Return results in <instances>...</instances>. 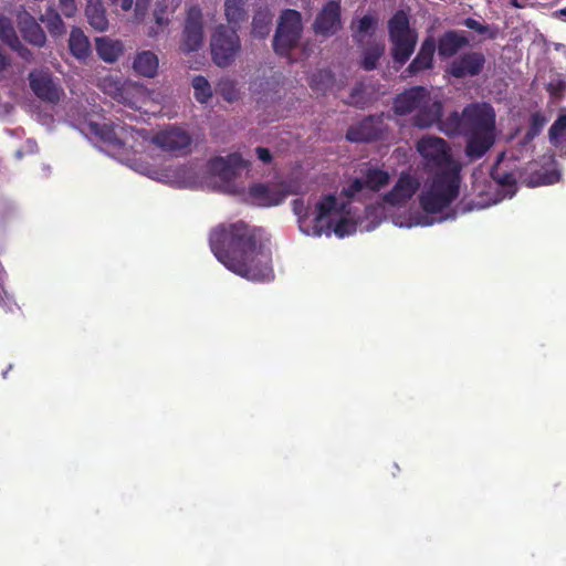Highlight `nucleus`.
Instances as JSON below:
<instances>
[{
	"mask_svg": "<svg viewBox=\"0 0 566 566\" xmlns=\"http://www.w3.org/2000/svg\"><path fill=\"white\" fill-rule=\"evenodd\" d=\"M360 172L361 176L353 179L337 196L326 195L314 201L304 198L293 200L292 209L300 231L307 237H331L334 233L342 239L359 230L360 221L366 219L352 203L371 198L390 181L389 172L377 166L366 164Z\"/></svg>",
	"mask_w": 566,
	"mask_h": 566,
	"instance_id": "nucleus-1",
	"label": "nucleus"
},
{
	"mask_svg": "<svg viewBox=\"0 0 566 566\" xmlns=\"http://www.w3.org/2000/svg\"><path fill=\"white\" fill-rule=\"evenodd\" d=\"M80 130L102 151L150 179L177 188H192L203 179V170L198 163L190 161L157 168L136 158L135 155L139 151V146H143L148 139L144 129H137L126 124L109 126L105 123L85 120L81 124Z\"/></svg>",
	"mask_w": 566,
	"mask_h": 566,
	"instance_id": "nucleus-2",
	"label": "nucleus"
},
{
	"mask_svg": "<svg viewBox=\"0 0 566 566\" xmlns=\"http://www.w3.org/2000/svg\"><path fill=\"white\" fill-rule=\"evenodd\" d=\"M260 229L244 222L216 227L209 237L212 253L229 271L253 282L274 279L272 252Z\"/></svg>",
	"mask_w": 566,
	"mask_h": 566,
	"instance_id": "nucleus-3",
	"label": "nucleus"
},
{
	"mask_svg": "<svg viewBox=\"0 0 566 566\" xmlns=\"http://www.w3.org/2000/svg\"><path fill=\"white\" fill-rule=\"evenodd\" d=\"M460 181V172L429 175L418 196L422 212L398 216L394 219V224L409 229L454 220L458 211L451 205L459 196Z\"/></svg>",
	"mask_w": 566,
	"mask_h": 566,
	"instance_id": "nucleus-4",
	"label": "nucleus"
},
{
	"mask_svg": "<svg viewBox=\"0 0 566 566\" xmlns=\"http://www.w3.org/2000/svg\"><path fill=\"white\" fill-rule=\"evenodd\" d=\"M398 115H412L415 126L430 127L434 124L447 136H464L465 123L463 112L450 113L441 119L442 103L433 98L429 91L422 86L412 87L398 95L394 104Z\"/></svg>",
	"mask_w": 566,
	"mask_h": 566,
	"instance_id": "nucleus-5",
	"label": "nucleus"
},
{
	"mask_svg": "<svg viewBox=\"0 0 566 566\" xmlns=\"http://www.w3.org/2000/svg\"><path fill=\"white\" fill-rule=\"evenodd\" d=\"M420 189V181L416 175L401 172L390 190L385 192L376 205L366 206L365 219L359 223V231L370 232L375 230L382 220L394 219L412 210L405 208Z\"/></svg>",
	"mask_w": 566,
	"mask_h": 566,
	"instance_id": "nucleus-6",
	"label": "nucleus"
},
{
	"mask_svg": "<svg viewBox=\"0 0 566 566\" xmlns=\"http://www.w3.org/2000/svg\"><path fill=\"white\" fill-rule=\"evenodd\" d=\"M465 123V156L470 160L482 158L496 138L495 111L489 103H472L463 108Z\"/></svg>",
	"mask_w": 566,
	"mask_h": 566,
	"instance_id": "nucleus-7",
	"label": "nucleus"
},
{
	"mask_svg": "<svg viewBox=\"0 0 566 566\" xmlns=\"http://www.w3.org/2000/svg\"><path fill=\"white\" fill-rule=\"evenodd\" d=\"M420 163L428 175L460 172L449 144L441 137L424 135L416 143Z\"/></svg>",
	"mask_w": 566,
	"mask_h": 566,
	"instance_id": "nucleus-8",
	"label": "nucleus"
},
{
	"mask_svg": "<svg viewBox=\"0 0 566 566\" xmlns=\"http://www.w3.org/2000/svg\"><path fill=\"white\" fill-rule=\"evenodd\" d=\"M98 87L114 101L134 111L145 108L149 101L158 102L144 85L126 81L118 74H107L101 77Z\"/></svg>",
	"mask_w": 566,
	"mask_h": 566,
	"instance_id": "nucleus-9",
	"label": "nucleus"
},
{
	"mask_svg": "<svg viewBox=\"0 0 566 566\" xmlns=\"http://www.w3.org/2000/svg\"><path fill=\"white\" fill-rule=\"evenodd\" d=\"M389 39L392 43L394 61L405 64L415 51L418 35L410 28L409 17L403 11L396 12L388 22Z\"/></svg>",
	"mask_w": 566,
	"mask_h": 566,
	"instance_id": "nucleus-10",
	"label": "nucleus"
},
{
	"mask_svg": "<svg viewBox=\"0 0 566 566\" xmlns=\"http://www.w3.org/2000/svg\"><path fill=\"white\" fill-rule=\"evenodd\" d=\"M302 31L301 13L292 9L284 10L281 13L273 40L275 52L280 55H286L298 43Z\"/></svg>",
	"mask_w": 566,
	"mask_h": 566,
	"instance_id": "nucleus-11",
	"label": "nucleus"
},
{
	"mask_svg": "<svg viewBox=\"0 0 566 566\" xmlns=\"http://www.w3.org/2000/svg\"><path fill=\"white\" fill-rule=\"evenodd\" d=\"M296 192L292 180L270 184H254L248 192V200L258 207L269 208L281 205L290 195Z\"/></svg>",
	"mask_w": 566,
	"mask_h": 566,
	"instance_id": "nucleus-12",
	"label": "nucleus"
},
{
	"mask_svg": "<svg viewBox=\"0 0 566 566\" xmlns=\"http://www.w3.org/2000/svg\"><path fill=\"white\" fill-rule=\"evenodd\" d=\"M210 45L213 62L220 67H226L234 61L240 50V40L234 29L219 25Z\"/></svg>",
	"mask_w": 566,
	"mask_h": 566,
	"instance_id": "nucleus-13",
	"label": "nucleus"
},
{
	"mask_svg": "<svg viewBox=\"0 0 566 566\" xmlns=\"http://www.w3.org/2000/svg\"><path fill=\"white\" fill-rule=\"evenodd\" d=\"M515 160L516 157L512 153H502L491 170V176L496 185V196L493 203L512 198L516 192V181L518 174L515 167H510L507 161Z\"/></svg>",
	"mask_w": 566,
	"mask_h": 566,
	"instance_id": "nucleus-14",
	"label": "nucleus"
},
{
	"mask_svg": "<svg viewBox=\"0 0 566 566\" xmlns=\"http://www.w3.org/2000/svg\"><path fill=\"white\" fill-rule=\"evenodd\" d=\"M29 84L32 92L40 99L55 104L64 95L59 81L48 70H34L29 74Z\"/></svg>",
	"mask_w": 566,
	"mask_h": 566,
	"instance_id": "nucleus-15",
	"label": "nucleus"
},
{
	"mask_svg": "<svg viewBox=\"0 0 566 566\" xmlns=\"http://www.w3.org/2000/svg\"><path fill=\"white\" fill-rule=\"evenodd\" d=\"M247 166L248 161L240 154L233 153L226 157L210 159L206 165V172L220 181L229 182L240 169Z\"/></svg>",
	"mask_w": 566,
	"mask_h": 566,
	"instance_id": "nucleus-16",
	"label": "nucleus"
},
{
	"mask_svg": "<svg viewBox=\"0 0 566 566\" xmlns=\"http://www.w3.org/2000/svg\"><path fill=\"white\" fill-rule=\"evenodd\" d=\"M153 142L164 151L179 155L190 147L192 138L190 134L182 128L168 127L157 133Z\"/></svg>",
	"mask_w": 566,
	"mask_h": 566,
	"instance_id": "nucleus-17",
	"label": "nucleus"
},
{
	"mask_svg": "<svg viewBox=\"0 0 566 566\" xmlns=\"http://www.w3.org/2000/svg\"><path fill=\"white\" fill-rule=\"evenodd\" d=\"M386 130L384 116H369L348 128L346 138L353 143H366L380 138Z\"/></svg>",
	"mask_w": 566,
	"mask_h": 566,
	"instance_id": "nucleus-18",
	"label": "nucleus"
},
{
	"mask_svg": "<svg viewBox=\"0 0 566 566\" xmlns=\"http://www.w3.org/2000/svg\"><path fill=\"white\" fill-rule=\"evenodd\" d=\"M203 42L202 13L200 8L191 7L188 10L181 50L184 52L197 51Z\"/></svg>",
	"mask_w": 566,
	"mask_h": 566,
	"instance_id": "nucleus-19",
	"label": "nucleus"
},
{
	"mask_svg": "<svg viewBox=\"0 0 566 566\" xmlns=\"http://www.w3.org/2000/svg\"><path fill=\"white\" fill-rule=\"evenodd\" d=\"M485 59L482 53L468 52L454 59L450 63L448 72L457 78L475 76L482 71Z\"/></svg>",
	"mask_w": 566,
	"mask_h": 566,
	"instance_id": "nucleus-20",
	"label": "nucleus"
},
{
	"mask_svg": "<svg viewBox=\"0 0 566 566\" xmlns=\"http://www.w3.org/2000/svg\"><path fill=\"white\" fill-rule=\"evenodd\" d=\"M340 28V7L335 1L327 2L317 14L314 31L317 34L332 35Z\"/></svg>",
	"mask_w": 566,
	"mask_h": 566,
	"instance_id": "nucleus-21",
	"label": "nucleus"
},
{
	"mask_svg": "<svg viewBox=\"0 0 566 566\" xmlns=\"http://www.w3.org/2000/svg\"><path fill=\"white\" fill-rule=\"evenodd\" d=\"M18 28L23 39L30 44L42 48L46 43V35L36 20L24 9L17 13Z\"/></svg>",
	"mask_w": 566,
	"mask_h": 566,
	"instance_id": "nucleus-22",
	"label": "nucleus"
},
{
	"mask_svg": "<svg viewBox=\"0 0 566 566\" xmlns=\"http://www.w3.org/2000/svg\"><path fill=\"white\" fill-rule=\"evenodd\" d=\"M436 49V40L432 36L426 38L420 46L418 54L408 65L405 73H407L409 76H412L422 71L430 70L433 66V54Z\"/></svg>",
	"mask_w": 566,
	"mask_h": 566,
	"instance_id": "nucleus-23",
	"label": "nucleus"
},
{
	"mask_svg": "<svg viewBox=\"0 0 566 566\" xmlns=\"http://www.w3.org/2000/svg\"><path fill=\"white\" fill-rule=\"evenodd\" d=\"M468 40L454 31L446 32L438 42V53L441 57L453 56L461 50Z\"/></svg>",
	"mask_w": 566,
	"mask_h": 566,
	"instance_id": "nucleus-24",
	"label": "nucleus"
},
{
	"mask_svg": "<svg viewBox=\"0 0 566 566\" xmlns=\"http://www.w3.org/2000/svg\"><path fill=\"white\" fill-rule=\"evenodd\" d=\"M85 14L90 25L98 32H104L108 28L106 11L101 0H88Z\"/></svg>",
	"mask_w": 566,
	"mask_h": 566,
	"instance_id": "nucleus-25",
	"label": "nucleus"
},
{
	"mask_svg": "<svg viewBox=\"0 0 566 566\" xmlns=\"http://www.w3.org/2000/svg\"><path fill=\"white\" fill-rule=\"evenodd\" d=\"M158 66V57L150 51L138 53L133 63L135 72L145 77H154L157 74Z\"/></svg>",
	"mask_w": 566,
	"mask_h": 566,
	"instance_id": "nucleus-26",
	"label": "nucleus"
},
{
	"mask_svg": "<svg viewBox=\"0 0 566 566\" xmlns=\"http://www.w3.org/2000/svg\"><path fill=\"white\" fill-rule=\"evenodd\" d=\"M69 48L73 56L85 60L91 53V44L81 29L74 28L69 39Z\"/></svg>",
	"mask_w": 566,
	"mask_h": 566,
	"instance_id": "nucleus-27",
	"label": "nucleus"
},
{
	"mask_svg": "<svg viewBox=\"0 0 566 566\" xmlns=\"http://www.w3.org/2000/svg\"><path fill=\"white\" fill-rule=\"evenodd\" d=\"M96 51L98 56L107 62H115L123 52V45L119 41H113L107 38L96 39Z\"/></svg>",
	"mask_w": 566,
	"mask_h": 566,
	"instance_id": "nucleus-28",
	"label": "nucleus"
},
{
	"mask_svg": "<svg viewBox=\"0 0 566 566\" xmlns=\"http://www.w3.org/2000/svg\"><path fill=\"white\" fill-rule=\"evenodd\" d=\"M40 21L46 25V29L52 36H61L65 33V24L59 12L53 7H49L45 10V12L40 17Z\"/></svg>",
	"mask_w": 566,
	"mask_h": 566,
	"instance_id": "nucleus-29",
	"label": "nucleus"
},
{
	"mask_svg": "<svg viewBox=\"0 0 566 566\" xmlns=\"http://www.w3.org/2000/svg\"><path fill=\"white\" fill-rule=\"evenodd\" d=\"M191 86L193 88L195 98L198 103L207 104L211 99L212 87L205 76H195L191 81Z\"/></svg>",
	"mask_w": 566,
	"mask_h": 566,
	"instance_id": "nucleus-30",
	"label": "nucleus"
},
{
	"mask_svg": "<svg viewBox=\"0 0 566 566\" xmlns=\"http://www.w3.org/2000/svg\"><path fill=\"white\" fill-rule=\"evenodd\" d=\"M272 17L269 11H258L252 21V34L256 38H265L271 31Z\"/></svg>",
	"mask_w": 566,
	"mask_h": 566,
	"instance_id": "nucleus-31",
	"label": "nucleus"
},
{
	"mask_svg": "<svg viewBox=\"0 0 566 566\" xmlns=\"http://www.w3.org/2000/svg\"><path fill=\"white\" fill-rule=\"evenodd\" d=\"M547 123V118L539 112H535L530 116V126L524 136V146L528 145L536 136L541 134L544 126Z\"/></svg>",
	"mask_w": 566,
	"mask_h": 566,
	"instance_id": "nucleus-32",
	"label": "nucleus"
},
{
	"mask_svg": "<svg viewBox=\"0 0 566 566\" xmlns=\"http://www.w3.org/2000/svg\"><path fill=\"white\" fill-rule=\"evenodd\" d=\"M548 136L549 142L554 146H559L563 143V139L566 136V109L557 116L549 128Z\"/></svg>",
	"mask_w": 566,
	"mask_h": 566,
	"instance_id": "nucleus-33",
	"label": "nucleus"
},
{
	"mask_svg": "<svg viewBox=\"0 0 566 566\" xmlns=\"http://www.w3.org/2000/svg\"><path fill=\"white\" fill-rule=\"evenodd\" d=\"M224 12L230 23H238L245 17L244 0H226Z\"/></svg>",
	"mask_w": 566,
	"mask_h": 566,
	"instance_id": "nucleus-34",
	"label": "nucleus"
},
{
	"mask_svg": "<svg viewBox=\"0 0 566 566\" xmlns=\"http://www.w3.org/2000/svg\"><path fill=\"white\" fill-rule=\"evenodd\" d=\"M0 39L6 44H18V35L10 19L0 14Z\"/></svg>",
	"mask_w": 566,
	"mask_h": 566,
	"instance_id": "nucleus-35",
	"label": "nucleus"
},
{
	"mask_svg": "<svg viewBox=\"0 0 566 566\" xmlns=\"http://www.w3.org/2000/svg\"><path fill=\"white\" fill-rule=\"evenodd\" d=\"M218 93L228 102H233L239 97V91L233 80L222 78L218 83Z\"/></svg>",
	"mask_w": 566,
	"mask_h": 566,
	"instance_id": "nucleus-36",
	"label": "nucleus"
},
{
	"mask_svg": "<svg viewBox=\"0 0 566 566\" xmlns=\"http://www.w3.org/2000/svg\"><path fill=\"white\" fill-rule=\"evenodd\" d=\"M382 48L373 46L365 51L363 59V67L367 71L374 70L377 66V62L382 54Z\"/></svg>",
	"mask_w": 566,
	"mask_h": 566,
	"instance_id": "nucleus-37",
	"label": "nucleus"
},
{
	"mask_svg": "<svg viewBox=\"0 0 566 566\" xmlns=\"http://www.w3.org/2000/svg\"><path fill=\"white\" fill-rule=\"evenodd\" d=\"M332 73L327 70H323L314 74L311 78V86L318 91H324L332 83Z\"/></svg>",
	"mask_w": 566,
	"mask_h": 566,
	"instance_id": "nucleus-38",
	"label": "nucleus"
},
{
	"mask_svg": "<svg viewBox=\"0 0 566 566\" xmlns=\"http://www.w3.org/2000/svg\"><path fill=\"white\" fill-rule=\"evenodd\" d=\"M376 25V19L371 15H364L358 20L357 31L361 34H367L374 30Z\"/></svg>",
	"mask_w": 566,
	"mask_h": 566,
	"instance_id": "nucleus-39",
	"label": "nucleus"
},
{
	"mask_svg": "<svg viewBox=\"0 0 566 566\" xmlns=\"http://www.w3.org/2000/svg\"><path fill=\"white\" fill-rule=\"evenodd\" d=\"M166 13H167V4H165L164 1L158 2L156 4V9H155V13L154 14H155L156 23L159 27L168 24L169 19H168Z\"/></svg>",
	"mask_w": 566,
	"mask_h": 566,
	"instance_id": "nucleus-40",
	"label": "nucleus"
},
{
	"mask_svg": "<svg viewBox=\"0 0 566 566\" xmlns=\"http://www.w3.org/2000/svg\"><path fill=\"white\" fill-rule=\"evenodd\" d=\"M60 9L66 18H72L77 12L75 0H59Z\"/></svg>",
	"mask_w": 566,
	"mask_h": 566,
	"instance_id": "nucleus-41",
	"label": "nucleus"
},
{
	"mask_svg": "<svg viewBox=\"0 0 566 566\" xmlns=\"http://www.w3.org/2000/svg\"><path fill=\"white\" fill-rule=\"evenodd\" d=\"M464 25L471 30H474L479 34H485L489 30V27L485 24H482L475 19L468 18L464 20Z\"/></svg>",
	"mask_w": 566,
	"mask_h": 566,
	"instance_id": "nucleus-42",
	"label": "nucleus"
},
{
	"mask_svg": "<svg viewBox=\"0 0 566 566\" xmlns=\"http://www.w3.org/2000/svg\"><path fill=\"white\" fill-rule=\"evenodd\" d=\"M9 46H10L12 50L17 51V52H18V54H19L22 59H24V60H27V61H30V60L32 59V52H31L28 48H25V46L20 42V40H19V39H18V44H17V45H15V44H9Z\"/></svg>",
	"mask_w": 566,
	"mask_h": 566,
	"instance_id": "nucleus-43",
	"label": "nucleus"
},
{
	"mask_svg": "<svg viewBox=\"0 0 566 566\" xmlns=\"http://www.w3.org/2000/svg\"><path fill=\"white\" fill-rule=\"evenodd\" d=\"M560 179V174L557 170H553L549 172H546L542 176V184L543 185H553L558 182Z\"/></svg>",
	"mask_w": 566,
	"mask_h": 566,
	"instance_id": "nucleus-44",
	"label": "nucleus"
},
{
	"mask_svg": "<svg viewBox=\"0 0 566 566\" xmlns=\"http://www.w3.org/2000/svg\"><path fill=\"white\" fill-rule=\"evenodd\" d=\"M255 153H256V156H258L259 160L262 161L263 164H270L271 163L272 155H271V153H270V150L268 148L258 147L255 149Z\"/></svg>",
	"mask_w": 566,
	"mask_h": 566,
	"instance_id": "nucleus-45",
	"label": "nucleus"
},
{
	"mask_svg": "<svg viewBox=\"0 0 566 566\" xmlns=\"http://www.w3.org/2000/svg\"><path fill=\"white\" fill-rule=\"evenodd\" d=\"M14 211V207L11 202H3L0 208V220L9 217Z\"/></svg>",
	"mask_w": 566,
	"mask_h": 566,
	"instance_id": "nucleus-46",
	"label": "nucleus"
},
{
	"mask_svg": "<svg viewBox=\"0 0 566 566\" xmlns=\"http://www.w3.org/2000/svg\"><path fill=\"white\" fill-rule=\"evenodd\" d=\"M25 147H27L28 153H35L38 150V145L32 139L27 140Z\"/></svg>",
	"mask_w": 566,
	"mask_h": 566,
	"instance_id": "nucleus-47",
	"label": "nucleus"
},
{
	"mask_svg": "<svg viewBox=\"0 0 566 566\" xmlns=\"http://www.w3.org/2000/svg\"><path fill=\"white\" fill-rule=\"evenodd\" d=\"M133 3H134V0H122V1H120V8H122L124 11H128V10H130V9H132Z\"/></svg>",
	"mask_w": 566,
	"mask_h": 566,
	"instance_id": "nucleus-48",
	"label": "nucleus"
},
{
	"mask_svg": "<svg viewBox=\"0 0 566 566\" xmlns=\"http://www.w3.org/2000/svg\"><path fill=\"white\" fill-rule=\"evenodd\" d=\"M554 15L557 17V18L566 20V7L557 10L556 12H554Z\"/></svg>",
	"mask_w": 566,
	"mask_h": 566,
	"instance_id": "nucleus-49",
	"label": "nucleus"
},
{
	"mask_svg": "<svg viewBox=\"0 0 566 566\" xmlns=\"http://www.w3.org/2000/svg\"><path fill=\"white\" fill-rule=\"evenodd\" d=\"M511 4L514 7V8H523L524 4L521 3L518 0H511Z\"/></svg>",
	"mask_w": 566,
	"mask_h": 566,
	"instance_id": "nucleus-50",
	"label": "nucleus"
},
{
	"mask_svg": "<svg viewBox=\"0 0 566 566\" xmlns=\"http://www.w3.org/2000/svg\"><path fill=\"white\" fill-rule=\"evenodd\" d=\"M472 209H473L472 207L463 208V209L461 210V212H467V211H470V210H472Z\"/></svg>",
	"mask_w": 566,
	"mask_h": 566,
	"instance_id": "nucleus-51",
	"label": "nucleus"
},
{
	"mask_svg": "<svg viewBox=\"0 0 566 566\" xmlns=\"http://www.w3.org/2000/svg\"><path fill=\"white\" fill-rule=\"evenodd\" d=\"M17 158H21L22 157V153L20 150L17 151Z\"/></svg>",
	"mask_w": 566,
	"mask_h": 566,
	"instance_id": "nucleus-52",
	"label": "nucleus"
},
{
	"mask_svg": "<svg viewBox=\"0 0 566 566\" xmlns=\"http://www.w3.org/2000/svg\"><path fill=\"white\" fill-rule=\"evenodd\" d=\"M109 1H111L113 4L118 2V0H109Z\"/></svg>",
	"mask_w": 566,
	"mask_h": 566,
	"instance_id": "nucleus-53",
	"label": "nucleus"
},
{
	"mask_svg": "<svg viewBox=\"0 0 566 566\" xmlns=\"http://www.w3.org/2000/svg\"><path fill=\"white\" fill-rule=\"evenodd\" d=\"M138 9H139V3L137 2L136 3V11H138Z\"/></svg>",
	"mask_w": 566,
	"mask_h": 566,
	"instance_id": "nucleus-54",
	"label": "nucleus"
},
{
	"mask_svg": "<svg viewBox=\"0 0 566 566\" xmlns=\"http://www.w3.org/2000/svg\"><path fill=\"white\" fill-rule=\"evenodd\" d=\"M492 205H494V203H493V201H492ZM490 206H491V202H488V203H486V207H490Z\"/></svg>",
	"mask_w": 566,
	"mask_h": 566,
	"instance_id": "nucleus-55",
	"label": "nucleus"
},
{
	"mask_svg": "<svg viewBox=\"0 0 566 566\" xmlns=\"http://www.w3.org/2000/svg\"><path fill=\"white\" fill-rule=\"evenodd\" d=\"M492 205H494V203H493V201H492ZM490 206H491V202H488V203H486V207H490Z\"/></svg>",
	"mask_w": 566,
	"mask_h": 566,
	"instance_id": "nucleus-56",
	"label": "nucleus"
}]
</instances>
